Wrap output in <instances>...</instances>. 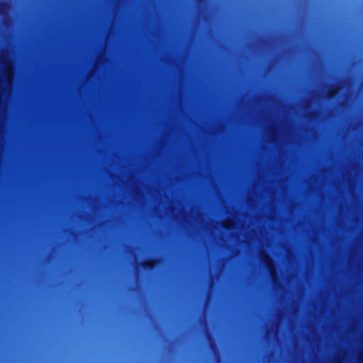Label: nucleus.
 Wrapping results in <instances>:
<instances>
[{"label": "nucleus", "instance_id": "obj_1", "mask_svg": "<svg viewBox=\"0 0 363 363\" xmlns=\"http://www.w3.org/2000/svg\"><path fill=\"white\" fill-rule=\"evenodd\" d=\"M0 105L2 104V95L9 96L11 91L13 69L9 54L2 50L0 52Z\"/></svg>", "mask_w": 363, "mask_h": 363}, {"label": "nucleus", "instance_id": "obj_2", "mask_svg": "<svg viewBox=\"0 0 363 363\" xmlns=\"http://www.w3.org/2000/svg\"><path fill=\"white\" fill-rule=\"evenodd\" d=\"M259 258L260 262L264 264L269 271V274L274 281L277 280V270L274 261L270 256L264 250L259 251Z\"/></svg>", "mask_w": 363, "mask_h": 363}, {"label": "nucleus", "instance_id": "obj_3", "mask_svg": "<svg viewBox=\"0 0 363 363\" xmlns=\"http://www.w3.org/2000/svg\"><path fill=\"white\" fill-rule=\"evenodd\" d=\"M236 222L232 219L226 218L223 220L220 223V225L225 228L227 230H233L236 228Z\"/></svg>", "mask_w": 363, "mask_h": 363}, {"label": "nucleus", "instance_id": "obj_4", "mask_svg": "<svg viewBox=\"0 0 363 363\" xmlns=\"http://www.w3.org/2000/svg\"><path fill=\"white\" fill-rule=\"evenodd\" d=\"M10 11V5L7 2H0V14L6 16Z\"/></svg>", "mask_w": 363, "mask_h": 363}, {"label": "nucleus", "instance_id": "obj_5", "mask_svg": "<svg viewBox=\"0 0 363 363\" xmlns=\"http://www.w3.org/2000/svg\"><path fill=\"white\" fill-rule=\"evenodd\" d=\"M267 136L269 139H272L275 134L274 128L272 126H268L266 129Z\"/></svg>", "mask_w": 363, "mask_h": 363}, {"label": "nucleus", "instance_id": "obj_6", "mask_svg": "<svg viewBox=\"0 0 363 363\" xmlns=\"http://www.w3.org/2000/svg\"><path fill=\"white\" fill-rule=\"evenodd\" d=\"M4 127L3 124L0 122V139H2Z\"/></svg>", "mask_w": 363, "mask_h": 363}, {"label": "nucleus", "instance_id": "obj_7", "mask_svg": "<svg viewBox=\"0 0 363 363\" xmlns=\"http://www.w3.org/2000/svg\"><path fill=\"white\" fill-rule=\"evenodd\" d=\"M143 267H146V266H150V263L147 262H145L143 264H142Z\"/></svg>", "mask_w": 363, "mask_h": 363}, {"label": "nucleus", "instance_id": "obj_8", "mask_svg": "<svg viewBox=\"0 0 363 363\" xmlns=\"http://www.w3.org/2000/svg\"><path fill=\"white\" fill-rule=\"evenodd\" d=\"M277 330H278V328H277V327L274 328V333L275 334H277Z\"/></svg>", "mask_w": 363, "mask_h": 363}, {"label": "nucleus", "instance_id": "obj_9", "mask_svg": "<svg viewBox=\"0 0 363 363\" xmlns=\"http://www.w3.org/2000/svg\"><path fill=\"white\" fill-rule=\"evenodd\" d=\"M0 140H1V139H0Z\"/></svg>", "mask_w": 363, "mask_h": 363}]
</instances>
